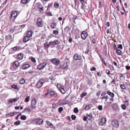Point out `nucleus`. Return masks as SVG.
Segmentation results:
<instances>
[{"instance_id": "nucleus-61", "label": "nucleus", "mask_w": 130, "mask_h": 130, "mask_svg": "<svg viewBox=\"0 0 130 130\" xmlns=\"http://www.w3.org/2000/svg\"><path fill=\"white\" fill-rule=\"evenodd\" d=\"M110 71L109 70H107L106 71V73L108 74H110Z\"/></svg>"}, {"instance_id": "nucleus-63", "label": "nucleus", "mask_w": 130, "mask_h": 130, "mask_svg": "<svg viewBox=\"0 0 130 130\" xmlns=\"http://www.w3.org/2000/svg\"><path fill=\"white\" fill-rule=\"evenodd\" d=\"M126 68L127 70H129L130 69V66H126Z\"/></svg>"}, {"instance_id": "nucleus-59", "label": "nucleus", "mask_w": 130, "mask_h": 130, "mask_svg": "<svg viewBox=\"0 0 130 130\" xmlns=\"http://www.w3.org/2000/svg\"><path fill=\"white\" fill-rule=\"evenodd\" d=\"M31 61L34 62H36L35 59L33 57H32L31 59Z\"/></svg>"}, {"instance_id": "nucleus-32", "label": "nucleus", "mask_w": 130, "mask_h": 130, "mask_svg": "<svg viewBox=\"0 0 130 130\" xmlns=\"http://www.w3.org/2000/svg\"><path fill=\"white\" fill-rule=\"evenodd\" d=\"M30 0H22L21 1L23 4H26L29 2Z\"/></svg>"}, {"instance_id": "nucleus-55", "label": "nucleus", "mask_w": 130, "mask_h": 130, "mask_svg": "<svg viewBox=\"0 0 130 130\" xmlns=\"http://www.w3.org/2000/svg\"><path fill=\"white\" fill-rule=\"evenodd\" d=\"M101 91H98V92H97L96 93V95L97 96H99L100 94V93H101Z\"/></svg>"}, {"instance_id": "nucleus-41", "label": "nucleus", "mask_w": 130, "mask_h": 130, "mask_svg": "<svg viewBox=\"0 0 130 130\" xmlns=\"http://www.w3.org/2000/svg\"><path fill=\"white\" fill-rule=\"evenodd\" d=\"M69 30V27L68 26H66L64 29V30L67 32Z\"/></svg>"}, {"instance_id": "nucleus-48", "label": "nucleus", "mask_w": 130, "mask_h": 130, "mask_svg": "<svg viewBox=\"0 0 130 130\" xmlns=\"http://www.w3.org/2000/svg\"><path fill=\"white\" fill-rule=\"evenodd\" d=\"M7 115L8 116H14V115H13V113H12V112H10V113H9Z\"/></svg>"}, {"instance_id": "nucleus-33", "label": "nucleus", "mask_w": 130, "mask_h": 130, "mask_svg": "<svg viewBox=\"0 0 130 130\" xmlns=\"http://www.w3.org/2000/svg\"><path fill=\"white\" fill-rule=\"evenodd\" d=\"M54 6L55 8H58L59 7V4L58 3H54Z\"/></svg>"}, {"instance_id": "nucleus-14", "label": "nucleus", "mask_w": 130, "mask_h": 130, "mask_svg": "<svg viewBox=\"0 0 130 130\" xmlns=\"http://www.w3.org/2000/svg\"><path fill=\"white\" fill-rule=\"evenodd\" d=\"M19 63L18 61H16L13 63V66L14 68H16L19 66Z\"/></svg>"}, {"instance_id": "nucleus-19", "label": "nucleus", "mask_w": 130, "mask_h": 130, "mask_svg": "<svg viewBox=\"0 0 130 130\" xmlns=\"http://www.w3.org/2000/svg\"><path fill=\"white\" fill-rule=\"evenodd\" d=\"M59 42L57 40H55L54 41H50V44L51 45H55L58 44Z\"/></svg>"}, {"instance_id": "nucleus-40", "label": "nucleus", "mask_w": 130, "mask_h": 130, "mask_svg": "<svg viewBox=\"0 0 130 130\" xmlns=\"http://www.w3.org/2000/svg\"><path fill=\"white\" fill-rule=\"evenodd\" d=\"M20 123L21 122L20 121H18L14 123V124L15 125H18L20 124Z\"/></svg>"}, {"instance_id": "nucleus-64", "label": "nucleus", "mask_w": 130, "mask_h": 130, "mask_svg": "<svg viewBox=\"0 0 130 130\" xmlns=\"http://www.w3.org/2000/svg\"><path fill=\"white\" fill-rule=\"evenodd\" d=\"M72 38L71 37H70L69 39V42L71 43V42L72 41Z\"/></svg>"}, {"instance_id": "nucleus-16", "label": "nucleus", "mask_w": 130, "mask_h": 130, "mask_svg": "<svg viewBox=\"0 0 130 130\" xmlns=\"http://www.w3.org/2000/svg\"><path fill=\"white\" fill-rule=\"evenodd\" d=\"M23 54L22 53H20L17 56V58L19 60H22L23 58Z\"/></svg>"}, {"instance_id": "nucleus-13", "label": "nucleus", "mask_w": 130, "mask_h": 130, "mask_svg": "<svg viewBox=\"0 0 130 130\" xmlns=\"http://www.w3.org/2000/svg\"><path fill=\"white\" fill-rule=\"evenodd\" d=\"M73 58L75 60H80L81 59V56L77 54H75Z\"/></svg>"}, {"instance_id": "nucleus-37", "label": "nucleus", "mask_w": 130, "mask_h": 130, "mask_svg": "<svg viewBox=\"0 0 130 130\" xmlns=\"http://www.w3.org/2000/svg\"><path fill=\"white\" fill-rule=\"evenodd\" d=\"M121 107L122 109L124 110H125L126 108V106L125 104L122 105L121 106Z\"/></svg>"}, {"instance_id": "nucleus-17", "label": "nucleus", "mask_w": 130, "mask_h": 130, "mask_svg": "<svg viewBox=\"0 0 130 130\" xmlns=\"http://www.w3.org/2000/svg\"><path fill=\"white\" fill-rule=\"evenodd\" d=\"M30 39V37L27 36H25L23 38V40L24 42H26L28 41Z\"/></svg>"}, {"instance_id": "nucleus-53", "label": "nucleus", "mask_w": 130, "mask_h": 130, "mask_svg": "<svg viewBox=\"0 0 130 130\" xmlns=\"http://www.w3.org/2000/svg\"><path fill=\"white\" fill-rule=\"evenodd\" d=\"M63 101H61V100H60V101H59V105H63Z\"/></svg>"}, {"instance_id": "nucleus-47", "label": "nucleus", "mask_w": 130, "mask_h": 130, "mask_svg": "<svg viewBox=\"0 0 130 130\" xmlns=\"http://www.w3.org/2000/svg\"><path fill=\"white\" fill-rule=\"evenodd\" d=\"M89 51V47H87V50L86 51L85 53L86 54H87L88 53Z\"/></svg>"}, {"instance_id": "nucleus-11", "label": "nucleus", "mask_w": 130, "mask_h": 130, "mask_svg": "<svg viewBox=\"0 0 130 130\" xmlns=\"http://www.w3.org/2000/svg\"><path fill=\"white\" fill-rule=\"evenodd\" d=\"M37 101L35 98L33 99L31 101V106L32 107V108L33 109L35 108L34 106L37 103Z\"/></svg>"}, {"instance_id": "nucleus-5", "label": "nucleus", "mask_w": 130, "mask_h": 130, "mask_svg": "<svg viewBox=\"0 0 130 130\" xmlns=\"http://www.w3.org/2000/svg\"><path fill=\"white\" fill-rule=\"evenodd\" d=\"M36 24L39 27H42L43 25V22L42 19L40 18H39L37 20Z\"/></svg>"}, {"instance_id": "nucleus-35", "label": "nucleus", "mask_w": 130, "mask_h": 130, "mask_svg": "<svg viewBox=\"0 0 130 130\" xmlns=\"http://www.w3.org/2000/svg\"><path fill=\"white\" fill-rule=\"evenodd\" d=\"M120 86L121 88L123 89H125L126 88L125 86H124L123 85L120 84Z\"/></svg>"}, {"instance_id": "nucleus-39", "label": "nucleus", "mask_w": 130, "mask_h": 130, "mask_svg": "<svg viewBox=\"0 0 130 130\" xmlns=\"http://www.w3.org/2000/svg\"><path fill=\"white\" fill-rule=\"evenodd\" d=\"M58 31L57 30H54L53 31V33L56 35H57L58 34Z\"/></svg>"}, {"instance_id": "nucleus-9", "label": "nucleus", "mask_w": 130, "mask_h": 130, "mask_svg": "<svg viewBox=\"0 0 130 130\" xmlns=\"http://www.w3.org/2000/svg\"><path fill=\"white\" fill-rule=\"evenodd\" d=\"M92 118V113H90L89 115H87V116H84L83 119L84 121H86L87 119L89 120H91Z\"/></svg>"}, {"instance_id": "nucleus-23", "label": "nucleus", "mask_w": 130, "mask_h": 130, "mask_svg": "<svg viewBox=\"0 0 130 130\" xmlns=\"http://www.w3.org/2000/svg\"><path fill=\"white\" fill-rule=\"evenodd\" d=\"M116 53L118 55H122V53L121 51L119 50H117Z\"/></svg>"}, {"instance_id": "nucleus-12", "label": "nucleus", "mask_w": 130, "mask_h": 130, "mask_svg": "<svg viewBox=\"0 0 130 130\" xmlns=\"http://www.w3.org/2000/svg\"><path fill=\"white\" fill-rule=\"evenodd\" d=\"M88 36L87 33L86 31H83L82 32V39H85Z\"/></svg>"}, {"instance_id": "nucleus-25", "label": "nucleus", "mask_w": 130, "mask_h": 130, "mask_svg": "<svg viewBox=\"0 0 130 130\" xmlns=\"http://www.w3.org/2000/svg\"><path fill=\"white\" fill-rule=\"evenodd\" d=\"M50 95L49 91L48 89L47 91V92L45 93L43 95V97L44 98L47 97L48 95Z\"/></svg>"}, {"instance_id": "nucleus-34", "label": "nucleus", "mask_w": 130, "mask_h": 130, "mask_svg": "<svg viewBox=\"0 0 130 130\" xmlns=\"http://www.w3.org/2000/svg\"><path fill=\"white\" fill-rule=\"evenodd\" d=\"M20 49V47L18 46H15L13 48V50H16Z\"/></svg>"}, {"instance_id": "nucleus-22", "label": "nucleus", "mask_w": 130, "mask_h": 130, "mask_svg": "<svg viewBox=\"0 0 130 130\" xmlns=\"http://www.w3.org/2000/svg\"><path fill=\"white\" fill-rule=\"evenodd\" d=\"M32 31L30 30L28 31L27 32L26 35L29 37H30L32 36Z\"/></svg>"}, {"instance_id": "nucleus-62", "label": "nucleus", "mask_w": 130, "mask_h": 130, "mask_svg": "<svg viewBox=\"0 0 130 130\" xmlns=\"http://www.w3.org/2000/svg\"><path fill=\"white\" fill-rule=\"evenodd\" d=\"M9 103H12L13 102L12 101V99H9Z\"/></svg>"}, {"instance_id": "nucleus-38", "label": "nucleus", "mask_w": 130, "mask_h": 130, "mask_svg": "<svg viewBox=\"0 0 130 130\" xmlns=\"http://www.w3.org/2000/svg\"><path fill=\"white\" fill-rule=\"evenodd\" d=\"M73 111L75 113H76L78 112V110L77 107L75 108L73 110Z\"/></svg>"}, {"instance_id": "nucleus-29", "label": "nucleus", "mask_w": 130, "mask_h": 130, "mask_svg": "<svg viewBox=\"0 0 130 130\" xmlns=\"http://www.w3.org/2000/svg\"><path fill=\"white\" fill-rule=\"evenodd\" d=\"M30 96H27L25 98V100L26 102H28L30 100Z\"/></svg>"}, {"instance_id": "nucleus-10", "label": "nucleus", "mask_w": 130, "mask_h": 130, "mask_svg": "<svg viewBox=\"0 0 130 130\" xmlns=\"http://www.w3.org/2000/svg\"><path fill=\"white\" fill-rule=\"evenodd\" d=\"M106 119L105 118H103L101 119V121L99 123V125L101 126L103 125L106 122Z\"/></svg>"}, {"instance_id": "nucleus-1", "label": "nucleus", "mask_w": 130, "mask_h": 130, "mask_svg": "<svg viewBox=\"0 0 130 130\" xmlns=\"http://www.w3.org/2000/svg\"><path fill=\"white\" fill-rule=\"evenodd\" d=\"M43 122V120L42 119L38 118L34 119L32 121V122L33 124L39 125L42 124Z\"/></svg>"}, {"instance_id": "nucleus-31", "label": "nucleus", "mask_w": 130, "mask_h": 130, "mask_svg": "<svg viewBox=\"0 0 130 130\" xmlns=\"http://www.w3.org/2000/svg\"><path fill=\"white\" fill-rule=\"evenodd\" d=\"M68 67V66L67 63H64L62 67V68L63 69H65Z\"/></svg>"}, {"instance_id": "nucleus-57", "label": "nucleus", "mask_w": 130, "mask_h": 130, "mask_svg": "<svg viewBox=\"0 0 130 130\" xmlns=\"http://www.w3.org/2000/svg\"><path fill=\"white\" fill-rule=\"evenodd\" d=\"M96 70V68L95 67H92L90 68V70L92 71H95Z\"/></svg>"}, {"instance_id": "nucleus-27", "label": "nucleus", "mask_w": 130, "mask_h": 130, "mask_svg": "<svg viewBox=\"0 0 130 130\" xmlns=\"http://www.w3.org/2000/svg\"><path fill=\"white\" fill-rule=\"evenodd\" d=\"M25 81V80L24 79L22 78L20 79L19 83L20 84H24Z\"/></svg>"}, {"instance_id": "nucleus-21", "label": "nucleus", "mask_w": 130, "mask_h": 130, "mask_svg": "<svg viewBox=\"0 0 130 130\" xmlns=\"http://www.w3.org/2000/svg\"><path fill=\"white\" fill-rule=\"evenodd\" d=\"M23 112H26L29 114L31 112V110L30 109L28 108H26L24 109Z\"/></svg>"}, {"instance_id": "nucleus-8", "label": "nucleus", "mask_w": 130, "mask_h": 130, "mask_svg": "<svg viewBox=\"0 0 130 130\" xmlns=\"http://www.w3.org/2000/svg\"><path fill=\"white\" fill-rule=\"evenodd\" d=\"M51 61L55 65H58L60 62V60L59 59L56 58L51 59Z\"/></svg>"}, {"instance_id": "nucleus-42", "label": "nucleus", "mask_w": 130, "mask_h": 130, "mask_svg": "<svg viewBox=\"0 0 130 130\" xmlns=\"http://www.w3.org/2000/svg\"><path fill=\"white\" fill-rule=\"evenodd\" d=\"M98 109L100 110H101L102 109V105H99L98 107Z\"/></svg>"}, {"instance_id": "nucleus-4", "label": "nucleus", "mask_w": 130, "mask_h": 130, "mask_svg": "<svg viewBox=\"0 0 130 130\" xmlns=\"http://www.w3.org/2000/svg\"><path fill=\"white\" fill-rule=\"evenodd\" d=\"M112 126L114 127L117 128L119 127V124L118 121L116 119L113 120L111 122Z\"/></svg>"}, {"instance_id": "nucleus-20", "label": "nucleus", "mask_w": 130, "mask_h": 130, "mask_svg": "<svg viewBox=\"0 0 130 130\" xmlns=\"http://www.w3.org/2000/svg\"><path fill=\"white\" fill-rule=\"evenodd\" d=\"M30 67V65L28 64H25L22 67V68L23 69H26Z\"/></svg>"}, {"instance_id": "nucleus-15", "label": "nucleus", "mask_w": 130, "mask_h": 130, "mask_svg": "<svg viewBox=\"0 0 130 130\" xmlns=\"http://www.w3.org/2000/svg\"><path fill=\"white\" fill-rule=\"evenodd\" d=\"M92 105L90 104H89L87 106H83V107L86 110H88L91 107Z\"/></svg>"}, {"instance_id": "nucleus-49", "label": "nucleus", "mask_w": 130, "mask_h": 130, "mask_svg": "<svg viewBox=\"0 0 130 130\" xmlns=\"http://www.w3.org/2000/svg\"><path fill=\"white\" fill-rule=\"evenodd\" d=\"M61 92L63 94H64L65 92V91L64 89V88H62L61 90Z\"/></svg>"}, {"instance_id": "nucleus-50", "label": "nucleus", "mask_w": 130, "mask_h": 130, "mask_svg": "<svg viewBox=\"0 0 130 130\" xmlns=\"http://www.w3.org/2000/svg\"><path fill=\"white\" fill-rule=\"evenodd\" d=\"M49 78L52 80H55V78L54 76H50L49 77Z\"/></svg>"}, {"instance_id": "nucleus-45", "label": "nucleus", "mask_w": 130, "mask_h": 130, "mask_svg": "<svg viewBox=\"0 0 130 130\" xmlns=\"http://www.w3.org/2000/svg\"><path fill=\"white\" fill-rule=\"evenodd\" d=\"M87 94V93L86 92H83V93H82V98L84 96H85Z\"/></svg>"}, {"instance_id": "nucleus-2", "label": "nucleus", "mask_w": 130, "mask_h": 130, "mask_svg": "<svg viewBox=\"0 0 130 130\" xmlns=\"http://www.w3.org/2000/svg\"><path fill=\"white\" fill-rule=\"evenodd\" d=\"M48 90L50 93V95L51 97H54L55 98L57 97L58 96L57 93L55 91L51 89H49Z\"/></svg>"}, {"instance_id": "nucleus-18", "label": "nucleus", "mask_w": 130, "mask_h": 130, "mask_svg": "<svg viewBox=\"0 0 130 130\" xmlns=\"http://www.w3.org/2000/svg\"><path fill=\"white\" fill-rule=\"evenodd\" d=\"M107 93L110 95L112 98H113L114 96V94L109 91H107Z\"/></svg>"}, {"instance_id": "nucleus-26", "label": "nucleus", "mask_w": 130, "mask_h": 130, "mask_svg": "<svg viewBox=\"0 0 130 130\" xmlns=\"http://www.w3.org/2000/svg\"><path fill=\"white\" fill-rule=\"evenodd\" d=\"M51 27L53 29L55 28L56 26V24L55 23H52L51 25Z\"/></svg>"}, {"instance_id": "nucleus-43", "label": "nucleus", "mask_w": 130, "mask_h": 130, "mask_svg": "<svg viewBox=\"0 0 130 130\" xmlns=\"http://www.w3.org/2000/svg\"><path fill=\"white\" fill-rule=\"evenodd\" d=\"M63 108L62 107H61L58 108L59 112L60 113H61L63 110Z\"/></svg>"}, {"instance_id": "nucleus-58", "label": "nucleus", "mask_w": 130, "mask_h": 130, "mask_svg": "<svg viewBox=\"0 0 130 130\" xmlns=\"http://www.w3.org/2000/svg\"><path fill=\"white\" fill-rule=\"evenodd\" d=\"M118 47L121 49H122V45L121 44H119L118 46Z\"/></svg>"}, {"instance_id": "nucleus-28", "label": "nucleus", "mask_w": 130, "mask_h": 130, "mask_svg": "<svg viewBox=\"0 0 130 130\" xmlns=\"http://www.w3.org/2000/svg\"><path fill=\"white\" fill-rule=\"evenodd\" d=\"M11 87L12 88H14V89H17V90H19V88L17 86V85H12L11 86Z\"/></svg>"}, {"instance_id": "nucleus-44", "label": "nucleus", "mask_w": 130, "mask_h": 130, "mask_svg": "<svg viewBox=\"0 0 130 130\" xmlns=\"http://www.w3.org/2000/svg\"><path fill=\"white\" fill-rule=\"evenodd\" d=\"M71 118L73 120H75L76 118V116L75 115H72L71 116Z\"/></svg>"}, {"instance_id": "nucleus-51", "label": "nucleus", "mask_w": 130, "mask_h": 130, "mask_svg": "<svg viewBox=\"0 0 130 130\" xmlns=\"http://www.w3.org/2000/svg\"><path fill=\"white\" fill-rule=\"evenodd\" d=\"M46 123H47V124L49 126H53V124L51 122H50L49 121H47L46 122Z\"/></svg>"}, {"instance_id": "nucleus-52", "label": "nucleus", "mask_w": 130, "mask_h": 130, "mask_svg": "<svg viewBox=\"0 0 130 130\" xmlns=\"http://www.w3.org/2000/svg\"><path fill=\"white\" fill-rule=\"evenodd\" d=\"M106 94V93L105 91L103 92L101 94V95L102 96H105Z\"/></svg>"}, {"instance_id": "nucleus-7", "label": "nucleus", "mask_w": 130, "mask_h": 130, "mask_svg": "<svg viewBox=\"0 0 130 130\" xmlns=\"http://www.w3.org/2000/svg\"><path fill=\"white\" fill-rule=\"evenodd\" d=\"M44 83L43 79H41L36 84V87L38 88H40L42 86V84Z\"/></svg>"}, {"instance_id": "nucleus-54", "label": "nucleus", "mask_w": 130, "mask_h": 130, "mask_svg": "<svg viewBox=\"0 0 130 130\" xmlns=\"http://www.w3.org/2000/svg\"><path fill=\"white\" fill-rule=\"evenodd\" d=\"M125 83L128 86H130V82L129 81H126V82H125Z\"/></svg>"}, {"instance_id": "nucleus-6", "label": "nucleus", "mask_w": 130, "mask_h": 130, "mask_svg": "<svg viewBox=\"0 0 130 130\" xmlns=\"http://www.w3.org/2000/svg\"><path fill=\"white\" fill-rule=\"evenodd\" d=\"M47 64L46 62L42 63L39 65L37 67V69L39 70H41L43 69Z\"/></svg>"}, {"instance_id": "nucleus-56", "label": "nucleus", "mask_w": 130, "mask_h": 130, "mask_svg": "<svg viewBox=\"0 0 130 130\" xmlns=\"http://www.w3.org/2000/svg\"><path fill=\"white\" fill-rule=\"evenodd\" d=\"M115 79H113L111 82V83L112 84H115Z\"/></svg>"}, {"instance_id": "nucleus-46", "label": "nucleus", "mask_w": 130, "mask_h": 130, "mask_svg": "<svg viewBox=\"0 0 130 130\" xmlns=\"http://www.w3.org/2000/svg\"><path fill=\"white\" fill-rule=\"evenodd\" d=\"M125 103L126 105L127 106H128L129 105V102L128 101V100H126L125 101Z\"/></svg>"}, {"instance_id": "nucleus-30", "label": "nucleus", "mask_w": 130, "mask_h": 130, "mask_svg": "<svg viewBox=\"0 0 130 130\" xmlns=\"http://www.w3.org/2000/svg\"><path fill=\"white\" fill-rule=\"evenodd\" d=\"M27 117L26 116L24 115L21 116V119L23 120H25L26 119Z\"/></svg>"}, {"instance_id": "nucleus-60", "label": "nucleus", "mask_w": 130, "mask_h": 130, "mask_svg": "<svg viewBox=\"0 0 130 130\" xmlns=\"http://www.w3.org/2000/svg\"><path fill=\"white\" fill-rule=\"evenodd\" d=\"M38 8L39 9H40L41 10H42L43 9V7L42 6H41V7L39 6L38 7Z\"/></svg>"}, {"instance_id": "nucleus-36", "label": "nucleus", "mask_w": 130, "mask_h": 130, "mask_svg": "<svg viewBox=\"0 0 130 130\" xmlns=\"http://www.w3.org/2000/svg\"><path fill=\"white\" fill-rule=\"evenodd\" d=\"M44 45V47L47 48H48L50 46L48 45V43L47 42L45 43Z\"/></svg>"}, {"instance_id": "nucleus-3", "label": "nucleus", "mask_w": 130, "mask_h": 130, "mask_svg": "<svg viewBox=\"0 0 130 130\" xmlns=\"http://www.w3.org/2000/svg\"><path fill=\"white\" fill-rule=\"evenodd\" d=\"M18 12L16 11H13L11 14L10 19L11 21H14L17 17Z\"/></svg>"}, {"instance_id": "nucleus-24", "label": "nucleus", "mask_w": 130, "mask_h": 130, "mask_svg": "<svg viewBox=\"0 0 130 130\" xmlns=\"http://www.w3.org/2000/svg\"><path fill=\"white\" fill-rule=\"evenodd\" d=\"M112 106L114 109H116L118 107V105L117 103H115L113 104Z\"/></svg>"}]
</instances>
